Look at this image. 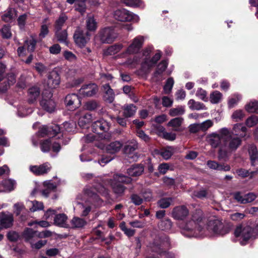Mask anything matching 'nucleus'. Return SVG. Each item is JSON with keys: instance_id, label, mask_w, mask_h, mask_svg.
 Segmentation results:
<instances>
[{"instance_id": "423d86ee", "label": "nucleus", "mask_w": 258, "mask_h": 258, "mask_svg": "<svg viewBox=\"0 0 258 258\" xmlns=\"http://www.w3.org/2000/svg\"><path fill=\"white\" fill-rule=\"evenodd\" d=\"M114 17L115 19L120 21H131L138 22L140 20L139 17L125 9L117 10L114 12Z\"/></svg>"}, {"instance_id": "72a5a7b5", "label": "nucleus", "mask_w": 258, "mask_h": 258, "mask_svg": "<svg viewBox=\"0 0 258 258\" xmlns=\"http://www.w3.org/2000/svg\"><path fill=\"white\" fill-rule=\"evenodd\" d=\"M144 168L142 165H133L127 169V173L131 176H138L141 175L144 172Z\"/></svg>"}, {"instance_id": "412c9836", "label": "nucleus", "mask_w": 258, "mask_h": 258, "mask_svg": "<svg viewBox=\"0 0 258 258\" xmlns=\"http://www.w3.org/2000/svg\"><path fill=\"white\" fill-rule=\"evenodd\" d=\"M50 164L45 163L42 165L30 166V170L36 175H40L47 173L50 169Z\"/></svg>"}, {"instance_id": "1a4fd4ad", "label": "nucleus", "mask_w": 258, "mask_h": 258, "mask_svg": "<svg viewBox=\"0 0 258 258\" xmlns=\"http://www.w3.org/2000/svg\"><path fill=\"white\" fill-rule=\"evenodd\" d=\"M138 148V143L134 140L128 142L123 148V152L128 158L131 159L132 161H136L138 157L135 151ZM131 162V161H130Z\"/></svg>"}, {"instance_id": "a18cd8bd", "label": "nucleus", "mask_w": 258, "mask_h": 258, "mask_svg": "<svg viewBox=\"0 0 258 258\" xmlns=\"http://www.w3.org/2000/svg\"><path fill=\"white\" fill-rule=\"evenodd\" d=\"M241 95L238 94H235L231 96L228 99V105L230 108L235 106L238 102L241 99Z\"/></svg>"}, {"instance_id": "20e7f679", "label": "nucleus", "mask_w": 258, "mask_h": 258, "mask_svg": "<svg viewBox=\"0 0 258 258\" xmlns=\"http://www.w3.org/2000/svg\"><path fill=\"white\" fill-rule=\"evenodd\" d=\"M252 228L246 225H240L235 230L234 235L238 239L241 245H245L250 239H252Z\"/></svg>"}, {"instance_id": "864d4df0", "label": "nucleus", "mask_w": 258, "mask_h": 258, "mask_svg": "<svg viewBox=\"0 0 258 258\" xmlns=\"http://www.w3.org/2000/svg\"><path fill=\"white\" fill-rule=\"evenodd\" d=\"M222 94L218 91H215L210 95V101L212 103H218L222 99Z\"/></svg>"}, {"instance_id": "7ed1b4c3", "label": "nucleus", "mask_w": 258, "mask_h": 258, "mask_svg": "<svg viewBox=\"0 0 258 258\" xmlns=\"http://www.w3.org/2000/svg\"><path fill=\"white\" fill-rule=\"evenodd\" d=\"M228 134V129L223 127L219 130L218 133H213L208 135L207 140L212 148H216L220 146L224 141V138Z\"/></svg>"}, {"instance_id": "4c0bfd02", "label": "nucleus", "mask_w": 258, "mask_h": 258, "mask_svg": "<svg viewBox=\"0 0 258 258\" xmlns=\"http://www.w3.org/2000/svg\"><path fill=\"white\" fill-rule=\"evenodd\" d=\"M187 105L189 108L191 110H206L205 105L200 102L196 101L194 99H190L188 101Z\"/></svg>"}, {"instance_id": "9d476101", "label": "nucleus", "mask_w": 258, "mask_h": 258, "mask_svg": "<svg viewBox=\"0 0 258 258\" xmlns=\"http://www.w3.org/2000/svg\"><path fill=\"white\" fill-rule=\"evenodd\" d=\"M74 38L76 43L80 47L84 46L90 39V34L87 31L78 28L75 31Z\"/></svg>"}, {"instance_id": "cd10ccee", "label": "nucleus", "mask_w": 258, "mask_h": 258, "mask_svg": "<svg viewBox=\"0 0 258 258\" xmlns=\"http://www.w3.org/2000/svg\"><path fill=\"white\" fill-rule=\"evenodd\" d=\"M87 222L83 218L74 217L70 221L71 227L73 229H82L87 225Z\"/></svg>"}, {"instance_id": "37998d69", "label": "nucleus", "mask_w": 258, "mask_h": 258, "mask_svg": "<svg viewBox=\"0 0 258 258\" xmlns=\"http://www.w3.org/2000/svg\"><path fill=\"white\" fill-rule=\"evenodd\" d=\"M114 181H117L119 183H123L128 184L131 182L132 178L128 176L121 174H116L113 175Z\"/></svg>"}, {"instance_id": "c85d7f7f", "label": "nucleus", "mask_w": 258, "mask_h": 258, "mask_svg": "<svg viewBox=\"0 0 258 258\" xmlns=\"http://www.w3.org/2000/svg\"><path fill=\"white\" fill-rule=\"evenodd\" d=\"M248 152L251 165L255 166L258 165V151L256 147L253 145L249 146Z\"/></svg>"}, {"instance_id": "2eb2a0df", "label": "nucleus", "mask_w": 258, "mask_h": 258, "mask_svg": "<svg viewBox=\"0 0 258 258\" xmlns=\"http://www.w3.org/2000/svg\"><path fill=\"white\" fill-rule=\"evenodd\" d=\"M16 83V77L14 74L10 73L7 76L1 77L0 79V92L7 91L11 86Z\"/></svg>"}, {"instance_id": "6e6d98bb", "label": "nucleus", "mask_w": 258, "mask_h": 258, "mask_svg": "<svg viewBox=\"0 0 258 258\" xmlns=\"http://www.w3.org/2000/svg\"><path fill=\"white\" fill-rule=\"evenodd\" d=\"M1 35L4 38L9 39L12 36L10 28L8 25H4L1 29Z\"/></svg>"}, {"instance_id": "c9c22d12", "label": "nucleus", "mask_w": 258, "mask_h": 258, "mask_svg": "<svg viewBox=\"0 0 258 258\" xmlns=\"http://www.w3.org/2000/svg\"><path fill=\"white\" fill-rule=\"evenodd\" d=\"M123 47V45L121 44H116L108 47L106 49L104 53L106 55H114L119 52Z\"/></svg>"}, {"instance_id": "6e6552de", "label": "nucleus", "mask_w": 258, "mask_h": 258, "mask_svg": "<svg viewBox=\"0 0 258 258\" xmlns=\"http://www.w3.org/2000/svg\"><path fill=\"white\" fill-rule=\"evenodd\" d=\"M99 36L102 43H109L115 40L117 37V34L113 28L107 27L100 31Z\"/></svg>"}, {"instance_id": "bb28decb", "label": "nucleus", "mask_w": 258, "mask_h": 258, "mask_svg": "<svg viewBox=\"0 0 258 258\" xmlns=\"http://www.w3.org/2000/svg\"><path fill=\"white\" fill-rule=\"evenodd\" d=\"M104 91V100L108 103H112L114 99L115 94L113 90L111 88L108 84H106L103 86Z\"/></svg>"}, {"instance_id": "c03bdc74", "label": "nucleus", "mask_w": 258, "mask_h": 258, "mask_svg": "<svg viewBox=\"0 0 258 258\" xmlns=\"http://www.w3.org/2000/svg\"><path fill=\"white\" fill-rule=\"evenodd\" d=\"M68 17L63 14L60 15L59 18L56 20L54 25L55 30H60L64 25Z\"/></svg>"}, {"instance_id": "473e14b6", "label": "nucleus", "mask_w": 258, "mask_h": 258, "mask_svg": "<svg viewBox=\"0 0 258 258\" xmlns=\"http://www.w3.org/2000/svg\"><path fill=\"white\" fill-rule=\"evenodd\" d=\"M68 216L63 213L55 215L54 218V224L61 227H67Z\"/></svg>"}, {"instance_id": "dca6fc26", "label": "nucleus", "mask_w": 258, "mask_h": 258, "mask_svg": "<svg viewBox=\"0 0 258 258\" xmlns=\"http://www.w3.org/2000/svg\"><path fill=\"white\" fill-rule=\"evenodd\" d=\"M189 214V211L185 206H179L173 208L172 211V217L176 220H183Z\"/></svg>"}, {"instance_id": "680f3d73", "label": "nucleus", "mask_w": 258, "mask_h": 258, "mask_svg": "<svg viewBox=\"0 0 258 258\" xmlns=\"http://www.w3.org/2000/svg\"><path fill=\"white\" fill-rule=\"evenodd\" d=\"M244 116V114L242 110H237L235 111L232 115V118L236 122L241 120Z\"/></svg>"}, {"instance_id": "de8ad7c7", "label": "nucleus", "mask_w": 258, "mask_h": 258, "mask_svg": "<svg viewBox=\"0 0 258 258\" xmlns=\"http://www.w3.org/2000/svg\"><path fill=\"white\" fill-rule=\"evenodd\" d=\"M185 112L184 107L182 106H178L175 108H172L169 111V114L171 116H175L182 115Z\"/></svg>"}, {"instance_id": "e2e57ef3", "label": "nucleus", "mask_w": 258, "mask_h": 258, "mask_svg": "<svg viewBox=\"0 0 258 258\" xmlns=\"http://www.w3.org/2000/svg\"><path fill=\"white\" fill-rule=\"evenodd\" d=\"M85 1L86 0H77L76 4L75 9L81 14H83L86 10Z\"/></svg>"}, {"instance_id": "0e129e2a", "label": "nucleus", "mask_w": 258, "mask_h": 258, "mask_svg": "<svg viewBox=\"0 0 258 258\" xmlns=\"http://www.w3.org/2000/svg\"><path fill=\"white\" fill-rule=\"evenodd\" d=\"M98 103L94 100L89 101L85 103L84 107L88 110H94L98 107Z\"/></svg>"}, {"instance_id": "052dcab7", "label": "nucleus", "mask_w": 258, "mask_h": 258, "mask_svg": "<svg viewBox=\"0 0 258 258\" xmlns=\"http://www.w3.org/2000/svg\"><path fill=\"white\" fill-rule=\"evenodd\" d=\"M238 175L242 177H245L248 176H250V177H252L254 174H255L257 172V170L251 172L250 174L248 170H246L244 169H239L236 171Z\"/></svg>"}, {"instance_id": "e433bc0d", "label": "nucleus", "mask_w": 258, "mask_h": 258, "mask_svg": "<svg viewBox=\"0 0 258 258\" xmlns=\"http://www.w3.org/2000/svg\"><path fill=\"white\" fill-rule=\"evenodd\" d=\"M168 66V61L166 60H162L161 61L158 65L156 71L154 73V78H159L161 77L162 73L165 71Z\"/></svg>"}, {"instance_id": "4d7b16f0", "label": "nucleus", "mask_w": 258, "mask_h": 258, "mask_svg": "<svg viewBox=\"0 0 258 258\" xmlns=\"http://www.w3.org/2000/svg\"><path fill=\"white\" fill-rule=\"evenodd\" d=\"M52 141L48 139L43 141L40 144V148L43 152H47L50 149V146L51 145Z\"/></svg>"}, {"instance_id": "bf43d9fd", "label": "nucleus", "mask_w": 258, "mask_h": 258, "mask_svg": "<svg viewBox=\"0 0 258 258\" xmlns=\"http://www.w3.org/2000/svg\"><path fill=\"white\" fill-rule=\"evenodd\" d=\"M174 153V149L171 147H167L161 152V155L165 159H169Z\"/></svg>"}, {"instance_id": "393cba45", "label": "nucleus", "mask_w": 258, "mask_h": 258, "mask_svg": "<svg viewBox=\"0 0 258 258\" xmlns=\"http://www.w3.org/2000/svg\"><path fill=\"white\" fill-rule=\"evenodd\" d=\"M108 184L110 185L113 192L117 196H121L125 189V187L117 181H114V179H111L108 181Z\"/></svg>"}, {"instance_id": "f257e3e1", "label": "nucleus", "mask_w": 258, "mask_h": 258, "mask_svg": "<svg viewBox=\"0 0 258 258\" xmlns=\"http://www.w3.org/2000/svg\"><path fill=\"white\" fill-rule=\"evenodd\" d=\"M245 137L242 134H233L228 130V134L224 138V141L220 146L218 152L219 160H225L228 154L235 151L241 144V138Z\"/></svg>"}, {"instance_id": "49530a36", "label": "nucleus", "mask_w": 258, "mask_h": 258, "mask_svg": "<svg viewBox=\"0 0 258 258\" xmlns=\"http://www.w3.org/2000/svg\"><path fill=\"white\" fill-rule=\"evenodd\" d=\"M173 201L172 198H163L158 201L157 205L160 208L165 209L169 207Z\"/></svg>"}, {"instance_id": "3c124183", "label": "nucleus", "mask_w": 258, "mask_h": 258, "mask_svg": "<svg viewBox=\"0 0 258 258\" xmlns=\"http://www.w3.org/2000/svg\"><path fill=\"white\" fill-rule=\"evenodd\" d=\"M174 83V81L172 78H169L167 80L166 83L163 88L164 92L165 94H168L171 92L172 89L173 88Z\"/></svg>"}, {"instance_id": "f704fd0d", "label": "nucleus", "mask_w": 258, "mask_h": 258, "mask_svg": "<svg viewBox=\"0 0 258 258\" xmlns=\"http://www.w3.org/2000/svg\"><path fill=\"white\" fill-rule=\"evenodd\" d=\"M23 236L25 240L31 244L33 239L37 237V231L27 228L24 231Z\"/></svg>"}, {"instance_id": "9b49d317", "label": "nucleus", "mask_w": 258, "mask_h": 258, "mask_svg": "<svg viewBox=\"0 0 258 258\" xmlns=\"http://www.w3.org/2000/svg\"><path fill=\"white\" fill-rule=\"evenodd\" d=\"M96 146L102 150H105L107 152L110 154H114L120 151L122 147V144L119 141H115L106 146L105 140H102L97 144Z\"/></svg>"}, {"instance_id": "4468645a", "label": "nucleus", "mask_w": 258, "mask_h": 258, "mask_svg": "<svg viewBox=\"0 0 258 258\" xmlns=\"http://www.w3.org/2000/svg\"><path fill=\"white\" fill-rule=\"evenodd\" d=\"M96 191L106 197L108 195V190L102 184H98L93 188H87L85 190V192L88 196L92 198L96 201L99 199L98 196Z\"/></svg>"}, {"instance_id": "39448f33", "label": "nucleus", "mask_w": 258, "mask_h": 258, "mask_svg": "<svg viewBox=\"0 0 258 258\" xmlns=\"http://www.w3.org/2000/svg\"><path fill=\"white\" fill-rule=\"evenodd\" d=\"M52 93L49 90H46L42 93V99L40 101L41 107L49 113L54 111L56 107V103L51 98Z\"/></svg>"}, {"instance_id": "603ef678", "label": "nucleus", "mask_w": 258, "mask_h": 258, "mask_svg": "<svg viewBox=\"0 0 258 258\" xmlns=\"http://www.w3.org/2000/svg\"><path fill=\"white\" fill-rule=\"evenodd\" d=\"M247 131L246 127L243 126L241 124L237 123L235 124L233 128L232 131H230V133H233V134H242L244 135L245 133Z\"/></svg>"}, {"instance_id": "c756f323", "label": "nucleus", "mask_w": 258, "mask_h": 258, "mask_svg": "<svg viewBox=\"0 0 258 258\" xmlns=\"http://www.w3.org/2000/svg\"><path fill=\"white\" fill-rule=\"evenodd\" d=\"M40 95V90L37 87H32L30 88L28 92V101L30 103L35 102Z\"/></svg>"}, {"instance_id": "f03ea898", "label": "nucleus", "mask_w": 258, "mask_h": 258, "mask_svg": "<svg viewBox=\"0 0 258 258\" xmlns=\"http://www.w3.org/2000/svg\"><path fill=\"white\" fill-rule=\"evenodd\" d=\"M151 51V50L149 48L146 49L143 51V54L145 57L141 64V70L144 73H148L150 69L156 63L161 56V51L158 50L154 56L151 59H150L148 56Z\"/></svg>"}, {"instance_id": "f8f14e48", "label": "nucleus", "mask_w": 258, "mask_h": 258, "mask_svg": "<svg viewBox=\"0 0 258 258\" xmlns=\"http://www.w3.org/2000/svg\"><path fill=\"white\" fill-rule=\"evenodd\" d=\"M98 91V87L95 83L83 85L79 90V94L83 97H90L95 95Z\"/></svg>"}, {"instance_id": "ddd939ff", "label": "nucleus", "mask_w": 258, "mask_h": 258, "mask_svg": "<svg viewBox=\"0 0 258 258\" xmlns=\"http://www.w3.org/2000/svg\"><path fill=\"white\" fill-rule=\"evenodd\" d=\"M144 41V37L142 36H138L133 40L131 44L128 46L124 53L129 54H134L138 52L142 48Z\"/></svg>"}, {"instance_id": "79ce46f5", "label": "nucleus", "mask_w": 258, "mask_h": 258, "mask_svg": "<svg viewBox=\"0 0 258 258\" xmlns=\"http://www.w3.org/2000/svg\"><path fill=\"white\" fill-rule=\"evenodd\" d=\"M55 34L58 41L60 42H67V40L68 37V33L67 30H55Z\"/></svg>"}, {"instance_id": "58836bf2", "label": "nucleus", "mask_w": 258, "mask_h": 258, "mask_svg": "<svg viewBox=\"0 0 258 258\" xmlns=\"http://www.w3.org/2000/svg\"><path fill=\"white\" fill-rule=\"evenodd\" d=\"M15 184L16 182L14 180L11 179L4 180L2 183L4 189L0 190L1 191H11L14 189Z\"/></svg>"}, {"instance_id": "a211bd4d", "label": "nucleus", "mask_w": 258, "mask_h": 258, "mask_svg": "<svg viewBox=\"0 0 258 258\" xmlns=\"http://www.w3.org/2000/svg\"><path fill=\"white\" fill-rule=\"evenodd\" d=\"M185 230L187 231H190V233L189 236L198 237L200 235V232L202 231V228L201 226H197L196 222L195 221V218L194 220L189 222L185 226Z\"/></svg>"}, {"instance_id": "ea45409f", "label": "nucleus", "mask_w": 258, "mask_h": 258, "mask_svg": "<svg viewBox=\"0 0 258 258\" xmlns=\"http://www.w3.org/2000/svg\"><path fill=\"white\" fill-rule=\"evenodd\" d=\"M245 110L250 113H258V101L252 100L245 106Z\"/></svg>"}, {"instance_id": "338daca9", "label": "nucleus", "mask_w": 258, "mask_h": 258, "mask_svg": "<svg viewBox=\"0 0 258 258\" xmlns=\"http://www.w3.org/2000/svg\"><path fill=\"white\" fill-rule=\"evenodd\" d=\"M32 112V109L30 108H26L23 107L18 109V114L20 117H25Z\"/></svg>"}, {"instance_id": "aec40b11", "label": "nucleus", "mask_w": 258, "mask_h": 258, "mask_svg": "<svg viewBox=\"0 0 258 258\" xmlns=\"http://www.w3.org/2000/svg\"><path fill=\"white\" fill-rule=\"evenodd\" d=\"M60 77L56 71H51L48 76L47 85L49 88L52 89L57 87L60 83Z\"/></svg>"}, {"instance_id": "7c9ffc66", "label": "nucleus", "mask_w": 258, "mask_h": 258, "mask_svg": "<svg viewBox=\"0 0 258 258\" xmlns=\"http://www.w3.org/2000/svg\"><path fill=\"white\" fill-rule=\"evenodd\" d=\"M122 109L123 110V115L125 117H130L133 116L137 111V107L133 104H125Z\"/></svg>"}, {"instance_id": "f3484780", "label": "nucleus", "mask_w": 258, "mask_h": 258, "mask_svg": "<svg viewBox=\"0 0 258 258\" xmlns=\"http://www.w3.org/2000/svg\"><path fill=\"white\" fill-rule=\"evenodd\" d=\"M110 125L108 122L103 119H100L94 121L92 124V130L94 133L100 134L101 132H106L109 129Z\"/></svg>"}, {"instance_id": "5fc2aeb1", "label": "nucleus", "mask_w": 258, "mask_h": 258, "mask_svg": "<svg viewBox=\"0 0 258 258\" xmlns=\"http://www.w3.org/2000/svg\"><path fill=\"white\" fill-rule=\"evenodd\" d=\"M30 203L32 205V207L30 208L31 212H34L37 211L42 210L44 209V206L42 202L34 201Z\"/></svg>"}, {"instance_id": "6ab92c4d", "label": "nucleus", "mask_w": 258, "mask_h": 258, "mask_svg": "<svg viewBox=\"0 0 258 258\" xmlns=\"http://www.w3.org/2000/svg\"><path fill=\"white\" fill-rule=\"evenodd\" d=\"M207 165L210 169L217 171H229L231 169L229 165L225 163L221 164L214 160L208 161Z\"/></svg>"}, {"instance_id": "774afa93", "label": "nucleus", "mask_w": 258, "mask_h": 258, "mask_svg": "<svg viewBox=\"0 0 258 258\" xmlns=\"http://www.w3.org/2000/svg\"><path fill=\"white\" fill-rule=\"evenodd\" d=\"M63 56L69 61L74 62L77 60V56L73 52L68 50L63 52Z\"/></svg>"}, {"instance_id": "69168bd1", "label": "nucleus", "mask_w": 258, "mask_h": 258, "mask_svg": "<svg viewBox=\"0 0 258 258\" xmlns=\"http://www.w3.org/2000/svg\"><path fill=\"white\" fill-rule=\"evenodd\" d=\"M36 41L33 38L25 41V46H27L28 51H33L35 48Z\"/></svg>"}, {"instance_id": "13d9d810", "label": "nucleus", "mask_w": 258, "mask_h": 258, "mask_svg": "<svg viewBox=\"0 0 258 258\" xmlns=\"http://www.w3.org/2000/svg\"><path fill=\"white\" fill-rule=\"evenodd\" d=\"M258 123V117L255 115H251L245 121V124L249 127H251Z\"/></svg>"}, {"instance_id": "4be33fe9", "label": "nucleus", "mask_w": 258, "mask_h": 258, "mask_svg": "<svg viewBox=\"0 0 258 258\" xmlns=\"http://www.w3.org/2000/svg\"><path fill=\"white\" fill-rule=\"evenodd\" d=\"M65 104L71 109H75L80 104L78 96L76 94L68 95L65 98Z\"/></svg>"}, {"instance_id": "0eeeda50", "label": "nucleus", "mask_w": 258, "mask_h": 258, "mask_svg": "<svg viewBox=\"0 0 258 258\" xmlns=\"http://www.w3.org/2000/svg\"><path fill=\"white\" fill-rule=\"evenodd\" d=\"M208 228L216 234L223 235L229 232V228L218 219L209 221Z\"/></svg>"}, {"instance_id": "b1692460", "label": "nucleus", "mask_w": 258, "mask_h": 258, "mask_svg": "<svg viewBox=\"0 0 258 258\" xmlns=\"http://www.w3.org/2000/svg\"><path fill=\"white\" fill-rule=\"evenodd\" d=\"M60 127L57 125H54L48 128L47 126H43L39 130V134L41 137L45 135H56L60 132Z\"/></svg>"}, {"instance_id": "5701e85b", "label": "nucleus", "mask_w": 258, "mask_h": 258, "mask_svg": "<svg viewBox=\"0 0 258 258\" xmlns=\"http://www.w3.org/2000/svg\"><path fill=\"white\" fill-rule=\"evenodd\" d=\"M14 219L12 214L7 213H2L0 214V222L2 227L5 228H9L13 225Z\"/></svg>"}, {"instance_id": "a19ab883", "label": "nucleus", "mask_w": 258, "mask_h": 258, "mask_svg": "<svg viewBox=\"0 0 258 258\" xmlns=\"http://www.w3.org/2000/svg\"><path fill=\"white\" fill-rule=\"evenodd\" d=\"M17 14L14 9H9L3 16L2 19L6 22H10L16 17Z\"/></svg>"}, {"instance_id": "2f4dec72", "label": "nucleus", "mask_w": 258, "mask_h": 258, "mask_svg": "<svg viewBox=\"0 0 258 258\" xmlns=\"http://www.w3.org/2000/svg\"><path fill=\"white\" fill-rule=\"evenodd\" d=\"M182 117H175L171 119L167 123V126L173 127V130L176 132L181 131L180 126L183 123Z\"/></svg>"}, {"instance_id": "a878e982", "label": "nucleus", "mask_w": 258, "mask_h": 258, "mask_svg": "<svg viewBox=\"0 0 258 258\" xmlns=\"http://www.w3.org/2000/svg\"><path fill=\"white\" fill-rule=\"evenodd\" d=\"M76 115L80 116L78 124L82 127H84L87 124L90 123L93 120V117L91 114L84 113L82 114L81 112H77Z\"/></svg>"}, {"instance_id": "09e8293b", "label": "nucleus", "mask_w": 258, "mask_h": 258, "mask_svg": "<svg viewBox=\"0 0 258 258\" xmlns=\"http://www.w3.org/2000/svg\"><path fill=\"white\" fill-rule=\"evenodd\" d=\"M86 27L88 31H94L97 27V24L93 17H89L86 20Z\"/></svg>"}, {"instance_id": "8fccbe9b", "label": "nucleus", "mask_w": 258, "mask_h": 258, "mask_svg": "<svg viewBox=\"0 0 258 258\" xmlns=\"http://www.w3.org/2000/svg\"><path fill=\"white\" fill-rule=\"evenodd\" d=\"M158 227L162 230H169L172 227L171 221L169 219L162 220L159 222Z\"/></svg>"}]
</instances>
